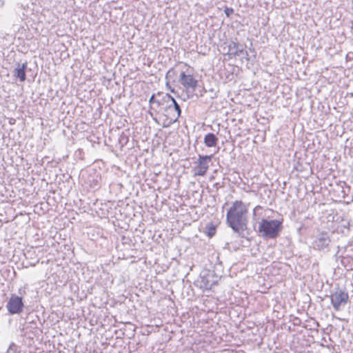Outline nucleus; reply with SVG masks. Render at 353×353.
Wrapping results in <instances>:
<instances>
[{"mask_svg": "<svg viewBox=\"0 0 353 353\" xmlns=\"http://www.w3.org/2000/svg\"><path fill=\"white\" fill-rule=\"evenodd\" d=\"M248 205L241 201H235L226 213V224L239 236H244L248 229Z\"/></svg>", "mask_w": 353, "mask_h": 353, "instance_id": "f257e3e1", "label": "nucleus"}, {"mask_svg": "<svg viewBox=\"0 0 353 353\" xmlns=\"http://www.w3.org/2000/svg\"><path fill=\"white\" fill-rule=\"evenodd\" d=\"M282 230V221L277 219H262L259 225V232L266 239H276Z\"/></svg>", "mask_w": 353, "mask_h": 353, "instance_id": "f03ea898", "label": "nucleus"}, {"mask_svg": "<svg viewBox=\"0 0 353 353\" xmlns=\"http://www.w3.org/2000/svg\"><path fill=\"white\" fill-rule=\"evenodd\" d=\"M2 67L6 70H11L14 81H19L20 82H24L26 81V69L28 67L27 62L20 63L13 59L11 63L10 62L8 63L7 60H3Z\"/></svg>", "mask_w": 353, "mask_h": 353, "instance_id": "7ed1b4c3", "label": "nucleus"}, {"mask_svg": "<svg viewBox=\"0 0 353 353\" xmlns=\"http://www.w3.org/2000/svg\"><path fill=\"white\" fill-rule=\"evenodd\" d=\"M218 280L219 276L216 275L214 271L205 270L201 272L195 284L201 289L209 290L217 283Z\"/></svg>", "mask_w": 353, "mask_h": 353, "instance_id": "20e7f679", "label": "nucleus"}, {"mask_svg": "<svg viewBox=\"0 0 353 353\" xmlns=\"http://www.w3.org/2000/svg\"><path fill=\"white\" fill-rule=\"evenodd\" d=\"M331 243L330 234L327 232H319L312 243L315 250L328 252Z\"/></svg>", "mask_w": 353, "mask_h": 353, "instance_id": "39448f33", "label": "nucleus"}, {"mask_svg": "<svg viewBox=\"0 0 353 353\" xmlns=\"http://www.w3.org/2000/svg\"><path fill=\"white\" fill-rule=\"evenodd\" d=\"M331 303L336 311L343 307L349 300L348 293L345 290L337 289L330 295Z\"/></svg>", "mask_w": 353, "mask_h": 353, "instance_id": "423d86ee", "label": "nucleus"}, {"mask_svg": "<svg viewBox=\"0 0 353 353\" xmlns=\"http://www.w3.org/2000/svg\"><path fill=\"white\" fill-rule=\"evenodd\" d=\"M212 155L199 154L196 165L194 168V176H203L205 175L210 167V163L212 161Z\"/></svg>", "mask_w": 353, "mask_h": 353, "instance_id": "0eeeda50", "label": "nucleus"}, {"mask_svg": "<svg viewBox=\"0 0 353 353\" xmlns=\"http://www.w3.org/2000/svg\"><path fill=\"white\" fill-rule=\"evenodd\" d=\"M6 307L10 314H20L24 307L22 298L14 294H12L6 304Z\"/></svg>", "mask_w": 353, "mask_h": 353, "instance_id": "6e6552de", "label": "nucleus"}, {"mask_svg": "<svg viewBox=\"0 0 353 353\" xmlns=\"http://www.w3.org/2000/svg\"><path fill=\"white\" fill-rule=\"evenodd\" d=\"M179 82L183 85L187 92L193 93L198 85V81L192 74H187L185 72H181L179 75Z\"/></svg>", "mask_w": 353, "mask_h": 353, "instance_id": "1a4fd4ad", "label": "nucleus"}, {"mask_svg": "<svg viewBox=\"0 0 353 353\" xmlns=\"http://www.w3.org/2000/svg\"><path fill=\"white\" fill-rule=\"evenodd\" d=\"M228 54L231 57H236L237 56H243V59L246 61H250V57L248 51H246L242 45L237 42L232 41L228 45Z\"/></svg>", "mask_w": 353, "mask_h": 353, "instance_id": "9d476101", "label": "nucleus"}, {"mask_svg": "<svg viewBox=\"0 0 353 353\" xmlns=\"http://www.w3.org/2000/svg\"><path fill=\"white\" fill-rule=\"evenodd\" d=\"M163 99L165 101L168 103L169 101H171L170 104H168L166 107V109H170L172 106L174 107V110L176 112V115L173 117L170 118V123H174L176 122L179 119V118L181 117V109L179 105V104L176 102V101L174 99V98L171 96L170 94H166L165 96L163 97Z\"/></svg>", "mask_w": 353, "mask_h": 353, "instance_id": "9b49d317", "label": "nucleus"}, {"mask_svg": "<svg viewBox=\"0 0 353 353\" xmlns=\"http://www.w3.org/2000/svg\"><path fill=\"white\" fill-rule=\"evenodd\" d=\"M218 141V137L212 132L206 134L203 139L204 144L208 148L215 147L217 145Z\"/></svg>", "mask_w": 353, "mask_h": 353, "instance_id": "f8f14e48", "label": "nucleus"}, {"mask_svg": "<svg viewBox=\"0 0 353 353\" xmlns=\"http://www.w3.org/2000/svg\"><path fill=\"white\" fill-rule=\"evenodd\" d=\"M6 353H20L19 347L14 343H11Z\"/></svg>", "mask_w": 353, "mask_h": 353, "instance_id": "ddd939ff", "label": "nucleus"}, {"mask_svg": "<svg viewBox=\"0 0 353 353\" xmlns=\"http://www.w3.org/2000/svg\"><path fill=\"white\" fill-rule=\"evenodd\" d=\"M208 231L206 232L208 236L212 237L215 234L216 229L214 226H210L207 228Z\"/></svg>", "mask_w": 353, "mask_h": 353, "instance_id": "4468645a", "label": "nucleus"}, {"mask_svg": "<svg viewBox=\"0 0 353 353\" xmlns=\"http://www.w3.org/2000/svg\"><path fill=\"white\" fill-rule=\"evenodd\" d=\"M223 11L228 17H230V15L234 13V9L232 8L225 7Z\"/></svg>", "mask_w": 353, "mask_h": 353, "instance_id": "2eb2a0df", "label": "nucleus"}, {"mask_svg": "<svg viewBox=\"0 0 353 353\" xmlns=\"http://www.w3.org/2000/svg\"><path fill=\"white\" fill-rule=\"evenodd\" d=\"M149 103H150V104L157 103L158 106H159V105H161L160 101H159V100H156V99H155V94H153L150 97V99H149Z\"/></svg>", "mask_w": 353, "mask_h": 353, "instance_id": "dca6fc26", "label": "nucleus"}, {"mask_svg": "<svg viewBox=\"0 0 353 353\" xmlns=\"http://www.w3.org/2000/svg\"><path fill=\"white\" fill-rule=\"evenodd\" d=\"M174 74V69H173V68H170V69L167 72V73H166V74H165V79H166L167 80H168V81H169V80L172 78V77Z\"/></svg>", "mask_w": 353, "mask_h": 353, "instance_id": "f3484780", "label": "nucleus"}, {"mask_svg": "<svg viewBox=\"0 0 353 353\" xmlns=\"http://www.w3.org/2000/svg\"><path fill=\"white\" fill-rule=\"evenodd\" d=\"M166 87L171 91V92L174 93V89L170 86L169 81L168 80L166 82Z\"/></svg>", "mask_w": 353, "mask_h": 353, "instance_id": "a211bd4d", "label": "nucleus"}, {"mask_svg": "<svg viewBox=\"0 0 353 353\" xmlns=\"http://www.w3.org/2000/svg\"><path fill=\"white\" fill-rule=\"evenodd\" d=\"M258 209H261V206L260 205H256L254 210H253V216H256V212Z\"/></svg>", "mask_w": 353, "mask_h": 353, "instance_id": "6ab92c4d", "label": "nucleus"}, {"mask_svg": "<svg viewBox=\"0 0 353 353\" xmlns=\"http://www.w3.org/2000/svg\"><path fill=\"white\" fill-rule=\"evenodd\" d=\"M342 190L341 192L343 193V196L345 197V195L346 194V192L343 188V186H341Z\"/></svg>", "mask_w": 353, "mask_h": 353, "instance_id": "aec40b11", "label": "nucleus"}, {"mask_svg": "<svg viewBox=\"0 0 353 353\" xmlns=\"http://www.w3.org/2000/svg\"><path fill=\"white\" fill-rule=\"evenodd\" d=\"M216 97L217 96H216V93H214V95L211 96V99H215V98H216Z\"/></svg>", "mask_w": 353, "mask_h": 353, "instance_id": "412c9836", "label": "nucleus"}, {"mask_svg": "<svg viewBox=\"0 0 353 353\" xmlns=\"http://www.w3.org/2000/svg\"><path fill=\"white\" fill-rule=\"evenodd\" d=\"M250 52H254V49L252 50L251 48H250Z\"/></svg>", "mask_w": 353, "mask_h": 353, "instance_id": "4be33fe9", "label": "nucleus"}, {"mask_svg": "<svg viewBox=\"0 0 353 353\" xmlns=\"http://www.w3.org/2000/svg\"><path fill=\"white\" fill-rule=\"evenodd\" d=\"M1 75H2L4 73V71L3 70H1Z\"/></svg>", "mask_w": 353, "mask_h": 353, "instance_id": "5701e85b", "label": "nucleus"}, {"mask_svg": "<svg viewBox=\"0 0 353 353\" xmlns=\"http://www.w3.org/2000/svg\"><path fill=\"white\" fill-rule=\"evenodd\" d=\"M210 92H214V90H213V89H210Z\"/></svg>", "mask_w": 353, "mask_h": 353, "instance_id": "b1692460", "label": "nucleus"}]
</instances>
